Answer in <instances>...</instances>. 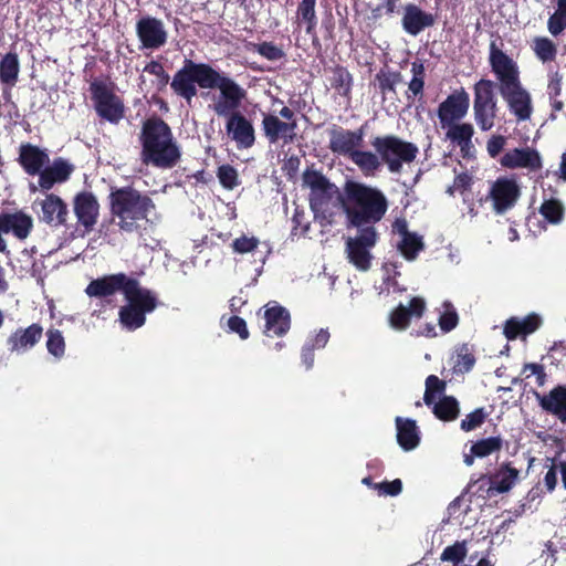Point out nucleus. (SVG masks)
Masks as SVG:
<instances>
[{"mask_svg":"<svg viewBox=\"0 0 566 566\" xmlns=\"http://www.w3.org/2000/svg\"><path fill=\"white\" fill-rule=\"evenodd\" d=\"M197 86L203 90H219V98L213 104L214 113L218 116H229L226 129L238 149L253 147L254 126L248 117L237 111L247 97V91L210 64L185 59L182 66L172 76L170 87L177 96L190 104L198 94Z\"/></svg>","mask_w":566,"mask_h":566,"instance_id":"nucleus-1","label":"nucleus"},{"mask_svg":"<svg viewBox=\"0 0 566 566\" xmlns=\"http://www.w3.org/2000/svg\"><path fill=\"white\" fill-rule=\"evenodd\" d=\"M116 292H122L126 300L118 311V322L130 332L143 327L146 315L160 305L154 291L143 287L137 279L122 272L92 280L85 289L87 296L97 298L112 296Z\"/></svg>","mask_w":566,"mask_h":566,"instance_id":"nucleus-2","label":"nucleus"},{"mask_svg":"<svg viewBox=\"0 0 566 566\" xmlns=\"http://www.w3.org/2000/svg\"><path fill=\"white\" fill-rule=\"evenodd\" d=\"M17 163L25 175L38 176V182H29V190L48 192L55 185L66 182L74 171V165L63 157L51 163L49 150L31 143H22L18 149Z\"/></svg>","mask_w":566,"mask_h":566,"instance_id":"nucleus-3","label":"nucleus"},{"mask_svg":"<svg viewBox=\"0 0 566 566\" xmlns=\"http://www.w3.org/2000/svg\"><path fill=\"white\" fill-rule=\"evenodd\" d=\"M388 208V199L379 188L356 180L344 184L342 212L348 228L375 227L384 219Z\"/></svg>","mask_w":566,"mask_h":566,"instance_id":"nucleus-4","label":"nucleus"},{"mask_svg":"<svg viewBox=\"0 0 566 566\" xmlns=\"http://www.w3.org/2000/svg\"><path fill=\"white\" fill-rule=\"evenodd\" d=\"M139 142L140 158L146 165L170 169L181 158L180 147L170 126L159 116L154 115L143 122Z\"/></svg>","mask_w":566,"mask_h":566,"instance_id":"nucleus-5","label":"nucleus"},{"mask_svg":"<svg viewBox=\"0 0 566 566\" xmlns=\"http://www.w3.org/2000/svg\"><path fill=\"white\" fill-rule=\"evenodd\" d=\"M108 200L111 214L124 233L142 234L143 223L148 222V214L156 207L149 196L130 186L113 189Z\"/></svg>","mask_w":566,"mask_h":566,"instance_id":"nucleus-6","label":"nucleus"},{"mask_svg":"<svg viewBox=\"0 0 566 566\" xmlns=\"http://www.w3.org/2000/svg\"><path fill=\"white\" fill-rule=\"evenodd\" d=\"M303 182L310 188V207L315 218L325 224H333L343 209L344 190L340 191L323 172L314 169L303 172Z\"/></svg>","mask_w":566,"mask_h":566,"instance_id":"nucleus-7","label":"nucleus"},{"mask_svg":"<svg viewBox=\"0 0 566 566\" xmlns=\"http://www.w3.org/2000/svg\"><path fill=\"white\" fill-rule=\"evenodd\" d=\"M370 144L391 174H400L403 164H411L419 153L416 144L396 135L376 136Z\"/></svg>","mask_w":566,"mask_h":566,"instance_id":"nucleus-8","label":"nucleus"},{"mask_svg":"<svg viewBox=\"0 0 566 566\" xmlns=\"http://www.w3.org/2000/svg\"><path fill=\"white\" fill-rule=\"evenodd\" d=\"M379 240L376 227H364L358 229L355 237H348L345 242L347 260L358 271L366 272L371 268V250Z\"/></svg>","mask_w":566,"mask_h":566,"instance_id":"nucleus-9","label":"nucleus"},{"mask_svg":"<svg viewBox=\"0 0 566 566\" xmlns=\"http://www.w3.org/2000/svg\"><path fill=\"white\" fill-rule=\"evenodd\" d=\"M90 93L94 109L102 119L117 124L124 117V103L107 83L94 80L90 84Z\"/></svg>","mask_w":566,"mask_h":566,"instance_id":"nucleus-10","label":"nucleus"},{"mask_svg":"<svg viewBox=\"0 0 566 566\" xmlns=\"http://www.w3.org/2000/svg\"><path fill=\"white\" fill-rule=\"evenodd\" d=\"M494 82L481 78L474 84L473 115L481 130L488 132L494 126L497 103L494 95Z\"/></svg>","mask_w":566,"mask_h":566,"instance_id":"nucleus-11","label":"nucleus"},{"mask_svg":"<svg viewBox=\"0 0 566 566\" xmlns=\"http://www.w3.org/2000/svg\"><path fill=\"white\" fill-rule=\"evenodd\" d=\"M489 63L499 81V91L522 83L517 63L503 52L495 41L490 43Z\"/></svg>","mask_w":566,"mask_h":566,"instance_id":"nucleus-12","label":"nucleus"},{"mask_svg":"<svg viewBox=\"0 0 566 566\" xmlns=\"http://www.w3.org/2000/svg\"><path fill=\"white\" fill-rule=\"evenodd\" d=\"M136 34L140 42V48L146 50H158L168 41V32L165 24L156 17H142L136 22Z\"/></svg>","mask_w":566,"mask_h":566,"instance_id":"nucleus-13","label":"nucleus"},{"mask_svg":"<svg viewBox=\"0 0 566 566\" xmlns=\"http://www.w3.org/2000/svg\"><path fill=\"white\" fill-rule=\"evenodd\" d=\"M73 210L78 228H83L82 237L92 232L98 221L99 203L91 191H81L73 198Z\"/></svg>","mask_w":566,"mask_h":566,"instance_id":"nucleus-14","label":"nucleus"},{"mask_svg":"<svg viewBox=\"0 0 566 566\" xmlns=\"http://www.w3.org/2000/svg\"><path fill=\"white\" fill-rule=\"evenodd\" d=\"M328 148L331 151L349 158L354 151L363 145L365 133L364 126L350 130L338 125H333L328 129Z\"/></svg>","mask_w":566,"mask_h":566,"instance_id":"nucleus-15","label":"nucleus"},{"mask_svg":"<svg viewBox=\"0 0 566 566\" xmlns=\"http://www.w3.org/2000/svg\"><path fill=\"white\" fill-rule=\"evenodd\" d=\"M520 195V188L515 180L499 178L492 184L489 198L492 200L495 213L503 214L514 207Z\"/></svg>","mask_w":566,"mask_h":566,"instance_id":"nucleus-16","label":"nucleus"},{"mask_svg":"<svg viewBox=\"0 0 566 566\" xmlns=\"http://www.w3.org/2000/svg\"><path fill=\"white\" fill-rule=\"evenodd\" d=\"M470 106V97L469 94L461 88L458 92H454L440 103L438 107V118L440 120L441 127L446 128L447 125L457 123L462 119L469 109Z\"/></svg>","mask_w":566,"mask_h":566,"instance_id":"nucleus-17","label":"nucleus"},{"mask_svg":"<svg viewBox=\"0 0 566 566\" xmlns=\"http://www.w3.org/2000/svg\"><path fill=\"white\" fill-rule=\"evenodd\" d=\"M41 214L39 220L51 228H60L66 224L69 219L67 203L53 192H45L44 199L39 201Z\"/></svg>","mask_w":566,"mask_h":566,"instance_id":"nucleus-18","label":"nucleus"},{"mask_svg":"<svg viewBox=\"0 0 566 566\" xmlns=\"http://www.w3.org/2000/svg\"><path fill=\"white\" fill-rule=\"evenodd\" d=\"M507 107L518 122L528 120L533 113L531 94L524 88L523 84H516L509 88L499 91Z\"/></svg>","mask_w":566,"mask_h":566,"instance_id":"nucleus-19","label":"nucleus"},{"mask_svg":"<svg viewBox=\"0 0 566 566\" xmlns=\"http://www.w3.org/2000/svg\"><path fill=\"white\" fill-rule=\"evenodd\" d=\"M297 120L284 122L273 114H264L262 130L270 144L282 140L284 144L293 143L296 137Z\"/></svg>","mask_w":566,"mask_h":566,"instance_id":"nucleus-20","label":"nucleus"},{"mask_svg":"<svg viewBox=\"0 0 566 566\" xmlns=\"http://www.w3.org/2000/svg\"><path fill=\"white\" fill-rule=\"evenodd\" d=\"M436 24V15L427 12L415 3H407L403 7L401 25L403 31L412 36H417L426 29Z\"/></svg>","mask_w":566,"mask_h":566,"instance_id":"nucleus-21","label":"nucleus"},{"mask_svg":"<svg viewBox=\"0 0 566 566\" xmlns=\"http://www.w3.org/2000/svg\"><path fill=\"white\" fill-rule=\"evenodd\" d=\"M43 327L33 323L28 327H19L7 339L8 349L11 353L24 354L31 350L42 338Z\"/></svg>","mask_w":566,"mask_h":566,"instance_id":"nucleus-22","label":"nucleus"},{"mask_svg":"<svg viewBox=\"0 0 566 566\" xmlns=\"http://www.w3.org/2000/svg\"><path fill=\"white\" fill-rule=\"evenodd\" d=\"M0 226L4 234L12 233L20 241L25 240L33 230V219L23 210L0 213Z\"/></svg>","mask_w":566,"mask_h":566,"instance_id":"nucleus-23","label":"nucleus"},{"mask_svg":"<svg viewBox=\"0 0 566 566\" xmlns=\"http://www.w3.org/2000/svg\"><path fill=\"white\" fill-rule=\"evenodd\" d=\"M500 163L509 169L526 168L531 171H537L542 168L539 153L531 147L509 150L502 156Z\"/></svg>","mask_w":566,"mask_h":566,"instance_id":"nucleus-24","label":"nucleus"},{"mask_svg":"<svg viewBox=\"0 0 566 566\" xmlns=\"http://www.w3.org/2000/svg\"><path fill=\"white\" fill-rule=\"evenodd\" d=\"M534 396L545 412L566 423V385H557L546 395L534 391Z\"/></svg>","mask_w":566,"mask_h":566,"instance_id":"nucleus-25","label":"nucleus"},{"mask_svg":"<svg viewBox=\"0 0 566 566\" xmlns=\"http://www.w3.org/2000/svg\"><path fill=\"white\" fill-rule=\"evenodd\" d=\"M264 331L263 333L266 336H283L285 335L291 327V315L289 311L279 305L276 302H273V305L269 303L265 306L264 311Z\"/></svg>","mask_w":566,"mask_h":566,"instance_id":"nucleus-26","label":"nucleus"},{"mask_svg":"<svg viewBox=\"0 0 566 566\" xmlns=\"http://www.w3.org/2000/svg\"><path fill=\"white\" fill-rule=\"evenodd\" d=\"M426 311V302L420 296H413L408 306L399 304L389 315L390 326L398 331H405L410 325L412 317L421 318Z\"/></svg>","mask_w":566,"mask_h":566,"instance_id":"nucleus-27","label":"nucleus"},{"mask_svg":"<svg viewBox=\"0 0 566 566\" xmlns=\"http://www.w3.org/2000/svg\"><path fill=\"white\" fill-rule=\"evenodd\" d=\"M397 443L403 451L415 450L421 440L420 430L416 420L396 417Z\"/></svg>","mask_w":566,"mask_h":566,"instance_id":"nucleus-28","label":"nucleus"},{"mask_svg":"<svg viewBox=\"0 0 566 566\" xmlns=\"http://www.w3.org/2000/svg\"><path fill=\"white\" fill-rule=\"evenodd\" d=\"M542 325L539 315L532 313L524 318L511 317L504 324V335L509 340L516 339L517 337H525L533 334Z\"/></svg>","mask_w":566,"mask_h":566,"instance_id":"nucleus-29","label":"nucleus"},{"mask_svg":"<svg viewBox=\"0 0 566 566\" xmlns=\"http://www.w3.org/2000/svg\"><path fill=\"white\" fill-rule=\"evenodd\" d=\"M20 73L19 57L15 52H8L0 60V82L7 87L3 90L6 101L11 98V88L17 84Z\"/></svg>","mask_w":566,"mask_h":566,"instance_id":"nucleus-30","label":"nucleus"},{"mask_svg":"<svg viewBox=\"0 0 566 566\" xmlns=\"http://www.w3.org/2000/svg\"><path fill=\"white\" fill-rule=\"evenodd\" d=\"M520 471L512 467L511 462H504L497 471L489 475L488 491L495 490L497 494L507 493L518 480Z\"/></svg>","mask_w":566,"mask_h":566,"instance_id":"nucleus-31","label":"nucleus"},{"mask_svg":"<svg viewBox=\"0 0 566 566\" xmlns=\"http://www.w3.org/2000/svg\"><path fill=\"white\" fill-rule=\"evenodd\" d=\"M448 130L446 137L460 147V150L465 157L469 150L473 147L472 137L474 135L473 125L470 123H453L447 125Z\"/></svg>","mask_w":566,"mask_h":566,"instance_id":"nucleus-32","label":"nucleus"},{"mask_svg":"<svg viewBox=\"0 0 566 566\" xmlns=\"http://www.w3.org/2000/svg\"><path fill=\"white\" fill-rule=\"evenodd\" d=\"M348 159L355 164L366 177L375 176L382 166V161L376 151L373 153L359 148H357Z\"/></svg>","mask_w":566,"mask_h":566,"instance_id":"nucleus-33","label":"nucleus"},{"mask_svg":"<svg viewBox=\"0 0 566 566\" xmlns=\"http://www.w3.org/2000/svg\"><path fill=\"white\" fill-rule=\"evenodd\" d=\"M432 412L441 421H453L460 415L459 401L453 396H443L434 403Z\"/></svg>","mask_w":566,"mask_h":566,"instance_id":"nucleus-34","label":"nucleus"},{"mask_svg":"<svg viewBox=\"0 0 566 566\" xmlns=\"http://www.w3.org/2000/svg\"><path fill=\"white\" fill-rule=\"evenodd\" d=\"M412 78L408 84L407 98L412 101L416 97L421 98L423 96L424 81H426V69L422 62L413 61L411 63Z\"/></svg>","mask_w":566,"mask_h":566,"instance_id":"nucleus-35","label":"nucleus"},{"mask_svg":"<svg viewBox=\"0 0 566 566\" xmlns=\"http://www.w3.org/2000/svg\"><path fill=\"white\" fill-rule=\"evenodd\" d=\"M423 249V239L416 232L407 234V237L402 238L401 241L398 243V250L400 251L402 256L408 261L416 260L419 252L422 251Z\"/></svg>","mask_w":566,"mask_h":566,"instance_id":"nucleus-36","label":"nucleus"},{"mask_svg":"<svg viewBox=\"0 0 566 566\" xmlns=\"http://www.w3.org/2000/svg\"><path fill=\"white\" fill-rule=\"evenodd\" d=\"M504 440L501 436L480 439L472 443L471 452L476 458H485L502 450Z\"/></svg>","mask_w":566,"mask_h":566,"instance_id":"nucleus-37","label":"nucleus"},{"mask_svg":"<svg viewBox=\"0 0 566 566\" xmlns=\"http://www.w3.org/2000/svg\"><path fill=\"white\" fill-rule=\"evenodd\" d=\"M331 85L335 88L340 95L348 96L352 91V74L347 71L346 67L342 65H336L332 70Z\"/></svg>","mask_w":566,"mask_h":566,"instance_id":"nucleus-38","label":"nucleus"},{"mask_svg":"<svg viewBox=\"0 0 566 566\" xmlns=\"http://www.w3.org/2000/svg\"><path fill=\"white\" fill-rule=\"evenodd\" d=\"M375 78L380 93L385 96L388 93L396 94V86L402 82V74L399 71L381 69Z\"/></svg>","mask_w":566,"mask_h":566,"instance_id":"nucleus-39","label":"nucleus"},{"mask_svg":"<svg viewBox=\"0 0 566 566\" xmlns=\"http://www.w3.org/2000/svg\"><path fill=\"white\" fill-rule=\"evenodd\" d=\"M317 0H302L297 7V18L301 22L306 24V32L313 33L316 24L317 17L315 12V6Z\"/></svg>","mask_w":566,"mask_h":566,"instance_id":"nucleus-40","label":"nucleus"},{"mask_svg":"<svg viewBox=\"0 0 566 566\" xmlns=\"http://www.w3.org/2000/svg\"><path fill=\"white\" fill-rule=\"evenodd\" d=\"M547 28L554 36L560 34L566 29V0L557 1V9L549 17Z\"/></svg>","mask_w":566,"mask_h":566,"instance_id":"nucleus-41","label":"nucleus"},{"mask_svg":"<svg viewBox=\"0 0 566 566\" xmlns=\"http://www.w3.org/2000/svg\"><path fill=\"white\" fill-rule=\"evenodd\" d=\"M468 554L467 542L457 541L453 545L447 546L440 556L442 562H451L453 566H459Z\"/></svg>","mask_w":566,"mask_h":566,"instance_id":"nucleus-42","label":"nucleus"},{"mask_svg":"<svg viewBox=\"0 0 566 566\" xmlns=\"http://www.w3.org/2000/svg\"><path fill=\"white\" fill-rule=\"evenodd\" d=\"M539 212L545 220L553 224L559 223L564 218V207L557 199L545 200L539 208Z\"/></svg>","mask_w":566,"mask_h":566,"instance_id":"nucleus-43","label":"nucleus"},{"mask_svg":"<svg viewBox=\"0 0 566 566\" xmlns=\"http://www.w3.org/2000/svg\"><path fill=\"white\" fill-rule=\"evenodd\" d=\"M46 349L49 354L54 356L56 359H61L65 354V340L62 332L56 328H50L46 332Z\"/></svg>","mask_w":566,"mask_h":566,"instance_id":"nucleus-44","label":"nucleus"},{"mask_svg":"<svg viewBox=\"0 0 566 566\" xmlns=\"http://www.w3.org/2000/svg\"><path fill=\"white\" fill-rule=\"evenodd\" d=\"M534 52L543 62L554 61L557 54L556 45L548 38H536L534 40Z\"/></svg>","mask_w":566,"mask_h":566,"instance_id":"nucleus-45","label":"nucleus"},{"mask_svg":"<svg viewBox=\"0 0 566 566\" xmlns=\"http://www.w3.org/2000/svg\"><path fill=\"white\" fill-rule=\"evenodd\" d=\"M444 311L440 314L438 324L443 333L453 331L459 324V315L450 302L443 303Z\"/></svg>","mask_w":566,"mask_h":566,"instance_id":"nucleus-46","label":"nucleus"},{"mask_svg":"<svg viewBox=\"0 0 566 566\" xmlns=\"http://www.w3.org/2000/svg\"><path fill=\"white\" fill-rule=\"evenodd\" d=\"M144 72L156 76L157 80H156L155 84H156V87L158 91L165 90L166 86L169 84L170 76L165 71L164 65L157 60H151L150 62H148L144 66Z\"/></svg>","mask_w":566,"mask_h":566,"instance_id":"nucleus-47","label":"nucleus"},{"mask_svg":"<svg viewBox=\"0 0 566 566\" xmlns=\"http://www.w3.org/2000/svg\"><path fill=\"white\" fill-rule=\"evenodd\" d=\"M489 417V412L485 411L483 407L474 409L472 412L468 413L464 419L460 422V428L464 432H470L481 427L486 418Z\"/></svg>","mask_w":566,"mask_h":566,"instance_id":"nucleus-48","label":"nucleus"},{"mask_svg":"<svg viewBox=\"0 0 566 566\" xmlns=\"http://www.w3.org/2000/svg\"><path fill=\"white\" fill-rule=\"evenodd\" d=\"M475 364V357L472 350L469 348L467 344H463L457 350V359L454 364L455 371L459 373H469Z\"/></svg>","mask_w":566,"mask_h":566,"instance_id":"nucleus-49","label":"nucleus"},{"mask_svg":"<svg viewBox=\"0 0 566 566\" xmlns=\"http://www.w3.org/2000/svg\"><path fill=\"white\" fill-rule=\"evenodd\" d=\"M217 177L221 186L228 190H232L239 185L238 171L233 166L229 164H224L218 167Z\"/></svg>","mask_w":566,"mask_h":566,"instance_id":"nucleus-50","label":"nucleus"},{"mask_svg":"<svg viewBox=\"0 0 566 566\" xmlns=\"http://www.w3.org/2000/svg\"><path fill=\"white\" fill-rule=\"evenodd\" d=\"M250 46L269 61H277L285 55L283 50L272 42L250 43Z\"/></svg>","mask_w":566,"mask_h":566,"instance_id":"nucleus-51","label":"nucleus"},{"mask_svg":"<svg viewBox=\"0 0 566 566\" xmlns=\"http://www.w3.org/2000/svg\"><path fill=\"white\" fill-rule=\"evenodd\" d=\"M259 239L255 237L241 235L234 239L231 247L235 253L244 254L254 251L259 247Z\"/></svg>","mask_w":566,"mask_h":566,"instance_id":"nucleus-52","label":"nucleus"},{"mask_svg":"<svg viewBox=\"0 0 566 566\" xmlns=\"http://www.w3.org/2000/svg\"><path fill=\"white\" fill-rule=\"evenodd\" d=\"M547 461H551V465L544 475V485L547 493H553L558 483L557 473L559 472V460L556 458H547Z\"/></svg>","mask_w":566,"mask_h":566,"instance_id":"nucleus-53","label":"nucleus"},{"mask_svg":"<svg viewBox=\"0 0 566 566\" xmlns=\"http://www.w3.org/2000/svg\"><path fill=\"white\" fill-rule=\"evenodd\" d=\"M522 375L530 378L532 375L536 377V384L538 387H543L547 380V374L545 367L537 363H526L522 368Z\"/></svg>","mask_w":566,"mask_h":566,"instance_id":"nucleus-54","label":"nucleus"},{"mask_svg":"<svg viewBox=\"0 0 566 566\" xmlns=\"http://www.w3.org/2000/svg\"><path fill=\"white\" fill-rule=\"evenodd\" d=\"M375 489L378 490L381 495L397 496L402 491V482L400 479L385 481L379 484H375Z\"/></svg>","mask_w":566,"mask_h":566,"instance_id":"nucleus-55","label":"nucleus"},{"mask_svg":"<svg viewBox=\"0 0 566 566\" xmlns=\"http://www.w3.org/2000/svg\"><path fill=\"white\" fill-rule=\"evenodd\" d=\"M506 138L503 135H493L486 142V150L491 158H496L504 149Z\"/></svg>","mask_w":566,"mask_h":566,"instance_id":"nucleus-56","label":"nucleus"},{"mask_svg":"<svg viewBox=\"0 0 566 566\" xmlns=\"http://www.w3.org/2000/svg\"><path fill=\"white\" fill-rule=\"evenodd\" d=\"M228 326L231 332L237 333L241 339H247L249 337V331L247 327V322L237 315H233L228 321Z\"/></svg>","mask_w":566,"mask_h":566,"instance_id":"nucleus-57","label":"nucleus"},{"mask_svg":"<svg viewBox=\"0 0 566 566\" xmlns=\"http://www.w3.org/2000/svg\"><path fill=\"white\" fill-rule=\"evenodd\" d=\"M473 184L472 176L468 172H461L455 176L453 180L452 187L449 189V192L452 195L453 190H458L460 192H464L465 190H469Z\"/></svg>","mask_w":566,"mask_h":566,"instance_id":"nucleus-58","label":"nucleus"},{"mask_svg":"<svg viewBox=\"0 0 566 566\" xmlns=\"http://www.w3.org/2000/svg\"><path fill=\"white\" fill-rule=\"evenodd\" d=\"M473 485H476L475 493L481 497H491L497 494L495 490L488 491L490 481L489 475L482 474L476 481L473 482Z\"/></svg>","mask_w":566,"mask_h":566,"instance_id":"nucleus-59","label":"nucleus"},{"mask_svg":"<svg viewBox=\"0 0 566 566\" xmlns=\"http://www.w3.org/2000/svg\"><path fill=\"white\" fill-rule=\"evenodd\" d=\"M426 389L436 395H441L446 390V381L436 375H430L426 379Z\"/></svg>","mask_w":566,"mask_h":566,"instance_id":"nucleus-60","label":"nucleus"},{"mask_svg":"<svg viewBox=\"0 0 566 566\" xmlns=\"http://www.w3.org/2000/svg\"><path fill=\"white\" fill-rule=\"evenodd\" d=\"M329 332L327 328H321L317 334L311 338L307 344L310 346H313L315 349H321V348H324L326 346V344L328 343L329 340Z\"/></svg>","mask_w":566,"mask_h":566,"instance_id":"nucleus-61","label":"nucleus"},{"mask_svg":"<svg viewBox=\"0 0 566 566\" xmlns=\"http://www.w3.org/2000/svg\"><path fill=\"white\" fill-rule=\"evenodd\" d=\"M562 93V76L556 72L548 83V95L549 99H555V97H559Z\"/></svg>","mask_w":566,"mask_h":566,"instance_id":"nucleus-62","label":"nucleus"},{"mask_svg":"<svg viewBox=\"0 0 566 566\" xmlns=\"http://www.w3.org/2000/svg\"><path fill=\"white\" fill-rule=\"evenodd\" d=\"M315 348L313 346H310L307 343L303 346L301 352V359L302 364L305 366V368L308 370L313 367L315 355H314Z\"/></svg>","mask_w":566,"mask_h":566,"instance_id":"nucleus-63","label":"nucleus"},{"mask_svg":"<svg viewBox=\"0 0 566 566\" xmlns=\"http://www.w3.org/2000/svg\"><path fill=\"white\" fill-rule=\"evenodd\" d=\"M392 231L395 233L400 234L402 238L407 237V234H411L408 230V222L405 218H397L392 223Z\"/></svg>","mask_w":566,"mask_h":566,"instance_id":"nucleus-64","label":"nucleus"}]
</instances>
